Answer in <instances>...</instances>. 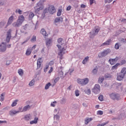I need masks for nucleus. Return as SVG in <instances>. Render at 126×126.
Returning a JSON list of instances; mask_svg holds the SVG:
<instances>
[{
    "instance_id": "f257e3e1",
    "label": "nucleus",
    "mask_w": 126,
    "mask_h": 126,
    "mask_svg": "<svg viewBox=\"0 0 126 126\" xmlns=\"http://www.w3.org/2000/svg\"><path fill=\"white\" fill-rule=\"evenodd\" d=\"M57 47L58 48L60 52L58 53V56L59 57L60 60H63V56L65 54L64 51L66 50V46L65 47H63L62 48V46L60 44H57Z\"/></svg>"
},
{
    "instance_id": "f03ea898",
    "label": "nucleus",
    "mask_w": 126,
    "mask_h": 126,
    "mask_svg": "<svg viewBox=\"0 0 126 126\" xmlns=\"http://www.w3.org/2000/svg\"><path fill=\"white\" fill-rule=\"evenodd\" d=\"M126 74V68L123 67L121 72L117 75V79L119 81H122L124 78H125V76Z\"/></svg>"
},
{
    "instance_id": "7ed1b4c3",
    "label": "nucleus",
    "mask_w": 126,
    "mask_h": 126,
    "mask_svg": "<svg viewBox=\"0 0 126 126\" xmlns=\"http://www.w3.org/2000/svg\"><path fill=\"white\" fill-rule=\"evenodd\" d=\"M34 12L35 13H39L41 10L44 9V5L42 2H38L36 5L34 7Z\"/></svg>"
},
{
    "instance_id": "20e7f679",
    "label": "nucleus",
    "mask_w": 126,
    "mask_h": 126,
    "mask_svg": "<svg viewBox=\"0 0 126 126\" xmlns=\"http://www.w3.org/2000/svg\"><path fill=\"white\" fill-rule=\"evenodd\" d=\"M111 53V49L109 48H108L106 50H104L103 51H102L101 53H99L98 55V57L100 58H103L104 57H106V56H107Z\"/></svg>"
},
{
    "instance_id": "39448f33",
    "label": "nucleus",
    "mask_w": 126,
    "mask_h": 126,
    "mask_svg": "<svg viewBox=\"0 0 126 126\" xmlns=\"http://www.w3.org/2000/svg\"><path fill=\"white\" fill-rule=\"evenodd\" d=\"M88 82H89V79L88 78L77 79V83L83 86L86 85V84H88Z\"/></svg>"
},
{
    "instance_id": "423d86ee",
    "label": "nucleus",
    "mask_w": 126,
    "mask_h": 126,
    "mask_svg": "<svg viewBox=\"0 0 126 126\" xmlns=\"http://www.w3.org/2000/svg\"><path fill=\"white\" fill-rule=\"evenodd\" d=\"M101 91V87L99 85L96 84L94 85V88L92 89V92L94 94H99Z\"/></svg>"
},
{
    "instance_id": "0eeeda50",
    "label": "nucleus",
    "mask_w": 126,
    "mask_h": 126,
    "mask_svg": "<svg viewBox=\"0 0 126 126\" xmlns=\"http://www.w3.org/2000/svg\"><path fill=\"white\" fill-rule=\"evenodd\" d=\"M11 29H9L6 34V43H9L10 41V39H11Z\"/></svg>"
},
{
    "instance_id": "6e6552de",
    "label": "nucleus",
    "mask_w": 126,
    "mask_h": 126,
    "mask_svg": "<svg viewBox=\"0 0 126 126\" xmlns=\"http://www.w3.org/2000/svg\"><path fill=\"white\" fill-rule=\"evenodd\" d=\"M110 97L113 100H119L120 99V94L112 93L110 94Z\"/></svg>"
},
{
    "instance_id": "1a4fd4ad",
    "label": "nucleus",
    "mask_w": 126,
    "mask_h": 126,
    "mask_svg": "<svg viewBox=\"0 0 126 126\" xmlns=\"http://www.w3.org/2000/svg\"><path fill=\"white\" fill-rule=\"evenodd\" d=\"M48 11L50 14H54L56 12V8L54 5H51L48 7Z\"/></svg>"
},
{
    "instance_id": "9d476101",
    "label": "nucleus",
    "mask_w": 126,
    "mask_h": 126,
    "mask_svg": "<svg viewBox=\"0 0 126 126\" xmlns=\"http://www.w3.org/2000/svg\"><path fill=\"white\" fill-rule=\"evenodd\" d=\"M6 50V44L2 42L0 45V52H5Z\"/></svg>"
},
{
    "instance_id": "9b49d317",
    "label": "nucleus",
    "mask_w": 126,
    "mask_h": 126,
    "mask_svg": "<svg viewBox=\"0 0 126 126\" xmlns=\"http://www.w3.org/2000/svg\"><path fill=\"white\" fill-rule=\"evenodd\" d=\"M119 60L118 57H116L115 59H111L109 60V62L110 63V64L111 65H113V64H115L117 62H118V60Z\"/></svg>"
},
{
    "instance_id": "f8f14e48",
    "label": "nucleus",
    "mask_w": 126,
    "mask_h": 126,
    "mask_svg": "<svg viewBox=\"0 0 126 126\" xmlns=\"http://www.w3.org/2000/svg\"><path fill=\"white\" fill-rule=\"evenodd\" d=\"M22 23V22L17 20L16 23H13L12 25L14 27H19V26H21Z\"/></svg>"
},
{
    "instance_id": "ddd939ff",
    "label": "nucleus",
    "mask_w": 126,
    "mask_h": 126,
    "mask_svg": "<svg viewBox=\"0 0 126 126\" xmlns=\"http://www.w3.org/2000/svg\"><path fill=\"white\" fill-rule=\"evenodd\" d=\"M14 18V17H13V16H11L9 18V19L8 20V22H7L6 27H7V26H8L9 25H10V24H11L12 23V22H13Z\"/></svg>"
},
{
    "instance_id": "4468645a",
    "label": "nucleus",
    "mask_w": 126,
    "mask_h": 126,
    "mask_svg": "<svg viewBox=\"0 0 126 126\" xmlns=\"http://www.w3.org/2000/svg\"><path fill=\"white\" fill-rule=\"evenodd\" d=\"M111 42H112V40L108 39L106 40L104 43H102L100 46L101 47H103L104 46H109L110 45Z\"/></svg>"
},
{
    "instance_id": "2eb2a0df",
    "label": "nucleus",
    "mask_w": 126,
    "mask_h": 126,
    "mask_svg": "<svg viewBox=\"0 0 126 126\" xmlns=\"http://www.w3.org/2000/svg\"><path fill=\"white\" fill-rule=\"evenodd\" d=\"M31 108V106H30V105H28L24 107L22 110H21L22 108H19V111L20 112H26L27 110H29V109H30Z\"/></svg>"
},
{
    "instance_id": "dca6fc26",
    "label": "nucleus",
    "mask_w": 126,
    "mask_h": 126,
    "mask_svg": "<svg viewBox=\"0 0 126 126\" xmlns=\"http://www.w3.org/2000/svg\"><path fill=\"white\" fill-rule=\"evenodd\" d=\"M99 31H100V27L98 26H96L94 27V33H93L94 36L95 35H97L98 33H99Z\"/></svg>"
},
{
    "instance_id": "f3484780",
    "label": "nucleus",
    "mask_w": 126,
    "mask_h": 126,
    "mask_svg": "<svg viewBox=\"0 0 126 126\" xmlns=\"http://www.w3.org/2000/svg\"><path fill=\"white\" fill-rule=\"evenodd\" d=\"M39 120V119L37 117H35L34 119V120L31 121V122H30V125H36V124H37L38 123V120Z\"/></svg>"
},
{
    "instance_id": "a211bd4d",
    "label": "nucleus",
    "mask_w": 126,
    "mask_h": 126,
    "mask_svg": "<svg viewBox=\"0 0 126 126\" xmlns=\"http://www.w3.org/2000/svg\"><path fill=\"white\" fill-rule=\"evenodd\" d=\"M40 33L44 36V37H48V34L47 33V32H46V31L45 30V29H41L40 31Z\"/></svg>"
},
{
    "instance_id": "6ab92c4d",
    "label": "nucleus",
    "mask_w": 126,
    "mask_h": 126,
    "mask_svg": "<svg viewBox=\"0 0 126 126\" xmlns=\"http://www.w3.org/2000/svg\"><path fill=\"white\" fill-rule=\"evenodd\" d=\"M63 19L62 17H57L55 18V23H58V22H61V21L62 22Z\"/></svg>"
},
{
    "instance_id": "aec40b11",
    "label": "nucleus",
    "mask_w": 126,
    "mask_h": 126,
    "mask_svg": "<svg viewBox=\"0 0 126 126\" xmlns=\"http://www.w3.org/2000/svg\"><path fill=\"white\" fill-rule=\"evenodd\" d=\"M41 63H42V59L40 58V59H38L37 62V68H40V67H41Z\"/></svg>"
},
{
    "instance_id": "412c9836",
    "label": "nucleus",
    "mask_w": 126,
    "mask_h": 126,
    "mask_svg": "<svg viewBox=\"0 0 126 126\" xmlns=\"http://www.w3.org/2000/svg\"><path fill=\"white\" fill-rule=\"evenodd\" d=\"M93 119H92V118H86L85 120V125H88V124H89V123H90V122L93 121Z\"/></svg>"
},
{
    "instance_id": "4be33fe9",
    "label": "nucleus",
    "mask_w": 126,
    "mask_h": 126,
    "mask_svg": "<svg viewBox=\"0 0 126 126\" xmlns=\"http://www.w3.org/2000/svg\"><path fill=\"white\" fill-rule=\"evenodd\" d=\"M32 53V50L31 48H28L26 52V56H30L31 55V53Z\"/></svg>"
},
{
    "instance_id": "5701e85b",
    "label": "nucleus",
    "mask_w": 126,
    "mask_h": 126,
    "mask_svg": "<svg viewBox=\"0 0 126 126\" xmlns=\"http://www.w3.org/2000/svg\"><path fill=\"white\" fill-rule=\"evenodd\" d=\"M58 44L60 45H63L64 43V41H63V38H59L57 40Z\"/></svg>"
},
{
    "instance_id": "b1692460",
    "label": "nucleus",
    "mask_w": 126,
    "mask_h": 126,
    "mask_svg": "<svg viewBox=\"0 0 126 126\" xmlns=\"http://www.w3.org/2000/svg\"><path fill=\"white\" fill-rule=\"evenodd\" d=\"M25 121H30L31 120V116L30 114L26 115L24 117Z\"/></svg>"
},
{
    "instance_id": "393cba45",
    "label": "nucleus",
    "mask_w": 126,
    "mask_h": 126,
    "mask_svg": "<svg viewBox=\"0 0 126 126\" xmlns=\"http://www.w3.org/2000/svg\"><path fill=\"white\" fill-rule=\"evenodd\" d=\"M18 20L23 23L25 20L24 16L23 15L19 16Z\"/></svg>"
},
{
    "instance_id": "a878e982",
    "label": "nucleus",
    "mask_w": 126,
    "mask_h": 126,
    "mask_svg": "<svg viewBox=\"0 0 126 126\" xmlns=\"http://www.w3.org/2000/svg\"><path fill=\"white\" fill-rule=\"evenodd\" d=\"M89 60V57L87 56L85 57L82 62V63L83 64H85L87 63V62H88Z\"/></svg>"
},
{
    "instance_id": "bb28decb",
    "label": "nucleus",
    "mask_w": 126,
    "mask_h": 126,
    "mask_svg": "<svg viewBox=\"0 0 126 126\" xmlns=\"http://www.w3.org/2000/svg\"><path fill=\"white\" fill-rule=\"evenodd\" d=\"M19 112H20V111H16L15 110H11L9 112V114L11 115V116H12V115H15V114H17V113H19Z\"/></svg>"
},
{
    "instance_id": "cd10ccee",
    "label": "nucleus",
    "mask_w": 126,
    "mask_h": 126,
    "mask_svg": "<svg viewBox=\"0 0 126 126\" xmlns=\"http://www.w3.org/2000/svg\"><path fill=\"white\" fill-rule=\"evenodd\" d=\"M120 64V63H117L115 65L113 66L111 68L112 70H114V69H117L118 66H119Z\"/></svg>"
},
{
    "instance_id": "c85d7f7f",
    "label": "nucleus",
    "mask_w": 126,
    "mask_h": 126,
    "mask_svg": "<svg viewBox=\"0 0 126 126\" xmlns=\"http://www.w3.org/2000/svg\"><path fill=\"white\" fill-rule=\"evenodd\" d=\"M18 73L20 75V76H22L23 75V70L22 69H19L18 70Z\"/></svg>"
},
{
    "instance_id": "c756f323",
    "label": "nucleus",
    "mask_w": 126,
    "mask_h": 126,
    "mask_svg": "<svg viewBox=\"0 0 126 126\" xmlns=\"http://www.w3.org/2000/svg\"><path fill=\"white\" fill-rule=\"evenodd\" d=\"M36 36L35 35H33L31 39V41L32 42V43H34V42H36Z\"/></svg>"
},
{
    "instance_id": "7c9ffc66",
    "label": "nucleus",
    "mask_w": 126,
    "mask_h": 126,
    "mask_svg": "<svg viewBox=\"0 0 126 126\" xmlns=\"http://www.w3.org/2000/svg\"><path fill=\"white\" fill-rule=\"evenodd\" d=\"M17 102H18V100L16 99L13 102H12L11 106L12 107H14L17 105Z\"/></svg>"
},
{
    "instance_id": "2f4dec72",
    "label": "nucleus",
    "mask_w": 126,
    "mask_h": 126,
    "mask_svg": "<svg viewBox=\"0 0 126 126\" xmlns=\"http://www.w3.org/2000/svg\"><path fill=\"white\" fill-rule=\"evenodd\" d=\"M51 85H52L51 84V83H50V82L48 83L46 85V86H45V89L46 90H47V89H49V88H50V86H51Z\"/></svg>"
},
{
    "instance_id": "473e14b6",
    "label": "nucleus",
    "mask_w": 126,
    "mask_h": 126,
    "mask_svg": "<svg viewBox=\"0 0 126 126\" xmlns=\"http://www.w3.org/2000/svg\"><path fill=\"white\" fill-rule=\"evenodd\" d=\"M35 84V80L32 79L29 83L30 86H33Z\"/></svg>"
},
{
    "instance_id": "72a5a7b5",
    "label": "nucleus",
    "mask_w": 126,
    "mask_h": 126,
    "mask_svg": "<svg viewBox=\"0 0 126 126\" xmlns=\"http://www.w3.org/2000/svg\"><path fill=\"white\" fill-rule=\"evenodd\" d=\"M30 18H31V19H32V18H33L34 17V16H35V15H34V13H33V12H31L29 15Z\"/></svg>"
},
{
    "instance_id": "f704fd0d",
    "label": "nucleus",
    "mask_w": 126,
    "mask_h": 126,
    "mask_svg": "<svg viewBox=\"0 0 126 126\" xmlns=\"http://www.w3.org/2000/svg\"><path fill=\"white\" fill-rule=\"evenodd\" d=\"M51 43H52V39H49L46 41V45L49 46L51 45Z\"/></svg>"
},
{
    "instance_id": "c9c22d12",
    "label": "nucleus",
    "mask_w": 126,
    "mask_h": 126,
    "mask_svg": "<svg viewBox=\"0 0 126 126\" xmlns=\"http://www.w3.org/2000/svg\"><path fill=\"white\" fill-rule=\"evenodd\" d=\"M108 124H109V121H107L106 123H104L101 124H98L96 126H106V125H108Z\"/></svg>"
},
{
    "instance_id": "e433bc0d",
    "label": "nucleus",
    "mask_w": 126,
    "mask_h": 126,
    "mask_svg": "<svg viewBox=\"0 0 126 126\" xmlns=\"http://www.w3.org/2000/svg\"><path fill=\"white\" fill-rule=\"evenodd\" d=\"M97 72H98V69L96 68H94L92 71L93 74H97Z\"/></svg>"
},
{
    "instance_id": "4c0bfd02",
    "label": "nucleus",
    "mask_w": 126,
    "mask_h": 126,
    "mask_svg": "<svg viewBox=\"0 0 126 126\" xmlns=\"http://www.w3.org/2000/svg\"><path fill=\"white\" fill-rule=\"evenodd\" d=\"M85 93L88 95H90L91 94V90L90 89H88L85 91Z\"/></svg>"
},
{
    "instance_id": "58836bf2",
    "label": "nucleus",
    "mask_w": 126,
    "mask_h": 126,
    "mask_svg": "<svg viewBox=\"0 0 126 126\" xmlns=\"http://www.w3.org/2000/svg\"><path fill=\"white\" fill-rule=\"evenodd\" d=\"M62 9L58 10L57 12V16H61V15H62Z\"/></svg>"
},
{
    "instance_id": "ea45409f",
    "label": "nucleus",
    "mask_w": 126,
    "mask_h": 126,
    "mask_svg": "<svg viewBox=\"0 0 126 126\" xmlns=\"http://www.w3.org/2000/svg\"><path fill=\"white\" fill-rule=\"evenodd\" d=\"M48 68H49V64H46L45 65V67L44 68V72H47V70H48Z\"/></svg>"
},
{
    "instance_id": "a19ab883",
    "label": "nucleus",
    "mask_w": 126,
    "mask_h": 126,
    "mask_svg": "<svg viewBox=\"0 0 126 126\" xmlns=\"http://www.w3.org/2000/svg\"><path fill=\"white\" fill-rule=\"evenodd\" d=\"M16 13L18 12L19 14H22V11L20 9H16L15 11Z\"/></svg>"
},
{
    "instance_id": "79ce46f5",
    "label": "nucleus",
    "mask_w": 126,
    "mask_h": 126,
    "mask_svg": "<svg viewBox=\"0 0 126 126\" xmlns=\"http://www.w3.org/2000/svg\"><path fill=\"white\" fill-rule=\"evenodd\" d=\"M115 48L116 50H119V49H120V45H119V43H116L115 44Z\"/></svg>"
},
{
    "instance_id": "37998d69",
    "label": "nucleus",
    "mask_w": 126,
    "mask_h": 126,
    "mask_svg": "<svg viewBox=\"0 0 126 126\" xmlns=\"http://www.w3.org/2000/svg\"><path fill=\"white\" fill-rule=\"evenodd\" d=\"M75 94L76 96V97H78V96H79V91L78 90H76V91H75Z\"/></svg>"
},
{
    "instance_id": "c03bdc74",
    "label": "nucleus",
    "mask_w": 126,
    "mask_h": 126,
    "mask_svg": "<svg viewBox=\"0 0 126 126\" xmlns=\"http://www.w3.org/2000/svg\"><path fill=\"white\" fill-rule=\"evenodd\" d=\"M1 97L0 99V102H3L4 100V96H3V94H1Z\"/></svg>"
},
{
    "instance_id": "a18cd8bd",
    "label": "nucleus",
    "mask_w": 126,
    "mask_h": 126,
    "mask_svg": "<svg viewBox=\"0 0 126 126\" xmlns=\"http://www.w3.org/2000/svg\"><path fill=\"white\" fill-rule=\"evenodd\" d=\"M59 80H60V77H58L56 78L54 80L55 84H56V83H57V82H58V81H59Z\"/></svg>"
},
{
    "instance_id": "49530a36",
    "label": "nucleus",
    "mask_w": 126,
    "mask_h": 126,
    "mask_svg": "<svg viewBox=\"0 0 126 126\" xmlns=\"http://www.w3.org/2000/svg\"><path fill=\"white\" fill-rule=\"evenodd\" d=\"M98 99L99 100V101H103V95H100L99 96H98Z\"/></svg>"
},
{
    "instance_id": "de8ad7c7",
    "label": "nucleus",
    "mask_w": 126,
    "mask_h": 126,
    "mask_svg": "<svg viewBox=\"0 0 126 126\" xmlns=\"http://www.w3.org/2000/svg\"><path fill=\"white\" fill-rule=\"evenodd\" d=\"M98 81L100 83H102V82H103V81H104V77H101V78H99Z\"/></svg>"
},
{
    "instance_id": "09e8293b",
    "label": "nucleus",
    "mask_w": 126,
    "mask_h": 126,
    "mask_svg": "<svg viewBox=\"0 0 126 126\" xmlns=\"http://www.w3.org/2000/svg\"><path fill=\"white\" fill-rule=\"evenodd\" d=\"M97 115H103V111L101 110H99L97 112Z\"/></svg>"
},
{
    "instance_id": "8fccbe9b",
    "label": "nucleus",
    "mask_w": 126,
    "mask_h": 126,
    "mask_svg": "<svg viewBox=\"0 0 126 126\" xmlns=\"http://www.w3.org/2000/svg\"><path fill=\"white\" fill-rule=\"evenodd\" d=\"M112 0H105L104 2L105 3H110V2H112Z\"/></svg>"
},
{
    "instance_id": "3c124183",
    "label": "nucleus",
    "mask_w": 126,
    "mask_h": 126,
    "mask_svg": "<svg viewBox=\"0 0 126 126\" xmlns=\"http://www.w3.org/2000/svg\"><path fill=\"white\" fill-rule=\"evenodd\" d=\"M53 70H54V68H53V67H51L50 69L48 71V73H52V72H53Z\"/></svg>"
},
{
    "instance_id": "603ef678",
    "label": "nucleus",
    "mask_w": 126,
    "mask_h": 126,
    "mask_svg": "<svg viewBox=\"0 0 126 126\" xmlns=\"http://www.w3.org/2000/svg\"><path fill=\"white\" fill-rule=\"evenodd\" d=\"M54 61H50L49 62L48 64H49V65L52 66V65H53L54 64Z\"/></svg>"
},
{
    "instance_id": "864d4df0",
    "label": "nucleus",
    "mask_w": 126,
    "mask_h": 126,
    "mask_svg": "<svg viewBox=\"0 0 126 126\" xmlns=\"http://www.w3.org/2000/svg\"><path fill=\"white\" fill-rule=\"evenodd\" d=\"M126 63V61L125 60H122L121 61V64H125Z\"/></svg>"
},
{
    "instance_id": "5fc2aeb1",
    "label": "nucleus",
    "mask_w": 126,
    "mask_h": 126,
    "mask_svg": "<svg viewBox=\"0 0 126 126\" xmlns=\"http://www.w3.org/2000/svg\"><path fill=\"white\" fill-rule=\"evenodd\" d=\"M37 47L36 45H34L32 47V49H31V50H32H32H35V49H36V47Z\"/></svg>"
},
{
    "instance_id": "6e6d98bb",
    "label": "nucleus",
    "mask_w": 126,
    "mask_h": 126,
    "mask_svg": "<svg viewBox=\"0 0 126 126\" xmlns=\"http://www.w3.org/2000/svg\"><path fill=\"white\" fill-rule=\"evenodd\" d=\"M64 103H65V99L62 98L61 100V104H64Z\"/></svg>"
},
{
    "instance_id": "4d7b16f0",
    "label": "nucleus",
    "mask_w": 126,
    "mask_h": 126,
    "mask_svg": "<svg viewBox=\"0 0 126 126\" xmlns=\"http://www.w3.org/2000/svg\"><path fill=\"white\" fill-rule=\"evenodd\" d=\"M85 7H86V5H85L84 4H82L81 5V8H85Z\"/></svg>"
},
{
    "instance_id": "13d9d810",
    "label": "nucleus",
    "mask_w": 126,
    "mask_h": 126,
    "mask_svg": "<svg viewBox=\"0 0 126 126\" xmlns=\"http://www.w3.org/2000/svg\"><path fill=\"white\" fill-rule=\"evenodd\" d=\"M94 0H90V3L91 5H92V4L94 3Z\"/></svg>"
},
{
    "instance_id": "bf43d9fd",
    "label": "nucleus",
    "mask_w": 126,
    "mask_h": 126,
    "mask_svg": "<svg viewBox=\"0 0 126 126\" xmlns=\"http://www.w3.org/2000/svg\"><path fill=\"white\" fill-rule=\"evenodd\" d=\"M71 9V6H68L66 8V10H70Z\"/></svg>"
},
{
    "instance_id": "052dcab7",
    "label": "nucleus",
    "mask_w": 126,
    "mask_h": 126,
    "mask_svg": "<svg viewBox=\"0 0 126 126\" xmlns=\"http://www.w3.org/2000/svg\"><path fill=\"white\" fill-rule=\"evenodd\" d=\"M54 103H55V104H56V103H57V101H54V102H53V103L51 104V106L52 107H55V106H56V104H54Z\"/></svg>"
},
{
    "instance_id": "680f3d73",
    "label": "nucleus",
    "mask_w": 126,
    "mask_h": 126,
    "mask_svg": "<svg viewBox=\"0 0 126 126\" xmlns=\"http://www.w3.org/2000/svg\"><path fill=\"white\" fill-rule=\"evenodd\" d=\"M28 27V25L26 24L25 26L23 27V28L25 30H26L27 29V28Z\"/></svg>"
},
{
    "instance_id": "e2e57ef3",
    "label": "nucleus",
    "mask_w": 126,
    "mask_h": 126,
    "mask_svg": "<svg viewBox=\"0 0 126 126\" xmlns=\"http://www.w3.org/2000/svg\"><path fill=\"white\" fill-rule=\"evenodd\" d=\"M71 89V86H69L68 88H67V90H70Z\"/></svg>"
},
{
    "instance_id": "0e129e2a",
    "label": "nucleus",
    "mask_w": 126,
    "mask_h": 126,
    "mask_svg": "<svg viewBox=\"0 0 126 126\" xmlns=\"http://www.w3.org/2000/svg\"><path fill=\"white\" fill-rule=\"evenodd\" d=\"M59 74H61V75H62V76H63V71H61L59 73Z\"/></svg>"
},
{
    "instance_id": "69168bd1",
    "label": "nucleus",
    "mask_w": 126,
    "mask_h": 126,
    "mask_svg": "<svg viewBox=\"0 0 126 126\" xmlns=\"http://www.w3.org/2000/svg\"><path fill=\"white\" fill-rule=\"evenodd\" d=\"M7 48H11V44H9L7 46Z\"/></svg>"
},
{
    "instance_id": "338daca9",
    "label": "nucleus",
    "mask_w": 126,
    "mask_h": 126,
    "mask_svg": "<svg viewBox=\"0 0 126 126\" xmlns=\"http://www.w3.org/2000/svg\"><path fill=\"white\" fill-rule=\"evenodd\" d=\"M27 42V40L24 41L23 43H22V45H23V44H25V43H26Z\"/></svg>"
},
{
    "instance_id": "774afa93",
    "label": "nucleus",
    "mask_w": 126,
    "mask_h": 126,
    "mask_svg": "<svg viewBox=\"0 0 126 126\" xmlns=\"http://www.w3.org/2000/svg\"><path fill=\"white\" fill-rule=\"evenodd\" d=\"M54 118H59V116L58 115H55L54 116Z\"/></svg>"
}]
</instances>
